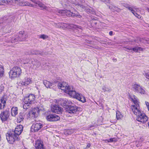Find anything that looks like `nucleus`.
Returning <instances> with one entry per match:
<instances>
[{"instance_id": "4", "label": "nucleus", "mask_w": 149, "mask_h": 149, "mask_svg": "<svg viewBox=\"0 0 149 149\" xmlns=\"http://www.w3.org/2000/svg\"><path fill=\"white\" fill-rule=\"evenodd\" d=\"M132 102L135 105H132L131 106V109L133 113L136 116L139 115L142 112L140 109L139 102L137 100V97L133 95L131 97Z\"/></svg>"}, {"instance_id": "55", "label": "nucleus", "mask_w": 149, "mask_h": 149, "mask_svg": "<svg viewBox=\"0 0 149 149\" xmlns=\"http://www.w3.org/2000/svg\"><path fill=\"white\" fill-rule=\"evenodd\" d=\"M115 10H116V8H117L116 7H115Z\"/></svg>"}, {"instance_id": "19", "label": "nucleus", "mask_w": 149, "mask_h": 149, "mask_svg": "<svg viewBox=\"0 0 149 149\" xmlns=\"http://www.w3.org/2000/svg\"><path fill=\"white\" fill-rule=\"evenodd\" d=\"M15 3L20 6H26L27 4L26 1L23 0H15Z\"/></svg>"}, {"instance_id": "44", "label": "nucleus", "mask_w": 149, "mask_h": 149, "mask_svg": "<svg viewBox=\"0 0 149 149\" xmlns=\"http://www.w3.org/2000/svg\"><path fill=\"white\" fill-rule=\"evenodd\" d=\"M13 1H15V0H6V1L8 4H10L11 2Z\"/></svg>"}, {"instance_id": "33", "label": "nucleus", "mask_w": 149, "mask_h": 149, "mask_svg": "<svg viewBox=\"0 0 149 149\" xmlns=\"http://www.w3.org/2000/svg\"><path fill=\"white\" fill-rule=\"evenodd\" d=\"M127 8L130 10L133 14H135V15H137V13H135L134 10L131 7L129 6Z\"/></svg>"}, {"instance_id": "36", "label": "nucleus", "mask_w": 149, "mask_h": 149, "mask_svg": "<svg viewBox=\"0 0 149 149\" xmlns=\"http://www.w3.org/2000/svg\"><path fill=\"white\" fill-rule=\"evenodd\" d=\"M26 6H28L30 7H35L33 5L29 3L28 2L26 1Z\"/></svg>"}, {"instance_id": "21", "label": "nucleus", "mask_w": 149, "mask_h": 149, "mask_svg": "<svg viewBox=\"0 0 149 149\" xmlns=\"http://www.w3.org/2000/svg\"><path fill=\"white\" fill-rule=\"evenodd\" d=\"M17 108L16 107H13L11 109V115L13 116H15L18 113Z\"/></svg>"}, {"instance_id": "17", "label": "nucleus", "mask_w": 149, "mask_h": 149, "mask_svg": "<svg viewBox=\"0 0 149 149\" xmlns=\"http://www.w3.org/2000/svg\"><path fill=\"white\" fill-rule=\"evenodd\" d=\"M36 4L38 5L40 10H45L48 11L49 10V8L47 7L46 6L45 4L39 1H38V2H36Z\"/></svg>"}, {"instance_id": "39", "label": "nucleus", "mask_w": 149, "mask_h": 149, "mask_svg": "<svg viewBox=\"0 0 149 149\" xmlns=\"http://www.w3.org/2000/svg\"><path fill=\"white\" fill-rule=\"evenodd\" d=\"M6 3V1L5 0H0V5H3L4 4Z\"/></svg>"}, {"instance_id": "32", "label": "nucleus", "mask_w": 149, "mask_h": 149, "mask_svg": "<svg viewBox=\"0 0 149 149\" xmlns=\"http://www.w3.org/2000/svg\"><path fill=\"white\" fill-rule=\"evenodd\" d=\"M57 11L59 14H61L62 15H64L65 13V11L64 10H57Z\"/></svg>"}, {"instance_id": "53", "label": "nucleus", "mask_w": 149, "mask_h": 149, "mask_svg": "<svg viewBox=\"0 0 149 149\" xmlns=\"http://www.w3.org/2000/svg\"><path fill=\"white\" fill-rule=\"evenodd\" d=\"M147 10H148V12H149V8H147Z\"/></svg>"}, {"instance_id": "10", "label": "nucleus", "mask_w": 149, "mask_h": 149, "mask_svg": "<svg viewBox=\"0 0 149 149\" xmlns=\"http://www.w3.org/2000/svg\"><path fill=\"white\" fill-rule=\"evenodd\" d=\"M47 120L49 121H56L60 119L59 117L55 114H50L46 117Z\"/></svg>"}, {"instance_id": "34", "label": "nucleus", "mask_w": 149, "mask_h": 149, "mask_svg": "<svg viewBox=\"0 0 149 149\" xmlns=\"http://www.w3.org/2000/svg\"><path fill=\"white\" fill-rule=\"evenodd\" d=\"M71 26L75 29L77 28L80 29H81V27L80 26H77L76 25H72Z\"/></svg>"}, {"instance_id": "47", "label": "nucleus", "mask_w": 149, "mask_h": 149, "mask_svg": "<svg viewBox=\"0 0 149 149\" xmlns=\"http://www.w3.org/2000/svg\"><path fill=\"white\" fill-rule=\"evenodd\" d=\"M133 48H131V47H127L126 48V49H128V50H132V49Z\"/></svg>"}, {"instance_id": "49", "label": "nucleus", "mask_w": 149, "mask_h": 149, "mask_svg": "<svg viewBox=\"0 0 149 149\" xmlns=\"http://www.w3.org/2000/svg\"><path fill=\"white\" fill-rule=\"evenodd\" d=\"M90 144H88V145H87L86 148H88L90 147Z\"/></svg>"}, {"instance_id": "3", "label": "nucleus", "mask_w": 149, "mask_h": 149, "mask_svg": "<svg viewBox=\"0 0 149 149\" xmlns=\"http://www.w3.org/2000/svg\"><path fill=\"white\" fill-rule=\"evenodd\" d=\"M72 102L68 100L66 101V115L68 116H71V115L75 113L77 111H81V108L72 104Z\"/></svg>"}, {"instance_id": "5", "label": "nucleus", "mask_w": 149, "mask_h": 149, "mask_svg": "<svg viewBox=\"0 0 149 149\" xmlns=\"http://www.w3.org/2000/svg\"><path fill=\"white\" fill-rule=\"evenodd\" d=\"M22 73V70L19 67L15 66L13 68L9 73V76L11 79L19 77Z\"/></svg>"}, {"instance_id": "20", "label": "nucleus", "mask_w": 149, "mask_h": 149, "mask_svg": "<svg viewBox=\"0 0 149 149\" xmlns=\"http://www.w3.org/2000/svg\"><path fill=\"white\" fill-rule=\"evenodd\" d=\"M6 99L2 97L0 100V109H2V106L3 107V108H4L5 106V104L6 102Z\"/></svg>"}, {"instance_id": "42", "label": "nucleus", "mask_w": 149, "mask_h": 149, "mask_svg": "<svg viewBox=\"0 0 149 149\" xmlns=\"http://www.w3.org/2000/svg\"><path fill=\"white\" fill-rule=\"evenodd\" d=\"M136 17H137V18H138L139 19H140L141 18V16L139 15L137 13V15H135V14H134Z\"/></svg>"}, {"instance_id": "14", "label": "nucleus", "mask_w": 149, "mask_h": 149, "mask_svg": "<svg viewBox=\"0 0 149 149\" xmlns=\"http://www.w3.org/2000/svg\"><path fill=\"white\" fill-rule=\"evenodd\" d=\"M35 97L33 94H30L27 97H24V100L31 104L34 101Z\"/></svg>"}, {"instance_id": "48", "label": "nucleus", "mask_w": 149, "mask_h": 149, "mask_svg": "<svg viewBox=\"0 0 149 149\" xmlns=\"http://www.w3.org/2000/svg\"><path fill=\"white\" fill-rule=\"evenodd\" d=\"M123 6L127 8L129 6V5L127 4H125L123 5Z\"/></svg>"}, {"instance_id": "18", "label": "nucleus", "mask_w": 149, "mask_h": 149, "mask_svg": "<svg viewBox=\"0 0 149 149\" xmlns=\"http://www.w3.org/2000/svg\"><path fill=\"white\" fill-rule=\"evenodd\" d=\"M39 109L38 107L34 108L31 111H30L29 113L33 115L34 117H37L39 112Z\"/></svg>"}, {"instance_id": "9", "label": "nucleus", "mask_w": 149, "mask_h": 149, "mask_svg": "<svg viewBox=\"0 0 149 149\" xmlns=\"http://www.w3.org/2000/svg\"><path fill=\"white\" fill-rule=\"evenodd\" d=\"M42 127V124L40 123L35 122L31 127V130L33 132H37Z\"/></svg>"}, {"instance_id": "54", "label": "nucleus", "mask_w": 149, "mask_h": 149, "mask_svg": "<svg viewBox=\"0 0 149 149\" xmlns=\"http://www.w3.org/2000/svg\"><path fill=\"white\" fill-rule=\"evenodd\" d=\"M32 64H33L34 65H36V64L35 63H32Z\"/></svg>"}, {"instance_id": "35", "label": "nucleus", "mask_w": 149, "mask_h": 149, "mask_svg": "<svg viewBox=\"0 0 149 149\" xmlns=\"http://www.w3.org/2000/svg\"><path fill=\"white\" fill-rule=\"evenodd\" d=\"M24 119V118L22 117H19L17 118V122L20 123L21 121H23Z\"/></svg>"}, {"instance_id": "24", "label": "nucleus", "mask_w": 149, "mask_h": 149, "mask_svg": "<svg viewBox=\"0 0 149 149\" xmlns=\"http://www.w3.org/2000/svg\"><path fill=\"white\" fill-rule=\"evenodd\" d=\"M4 73V68L3 66L0 65V78L3 76Z\"/></svg>"}, {"instance_id": "31", "label": "nucleus", "mask_w": 149, "mask_h": 149, "mask_svg": "<svg viewBox=\"0 0 149 149\" xmlns=\"http://www.w3.org/2000/svg\"><path fill=\"white\" fill-rule=\"evenodd\" d=\"M39 38H40L42 39L43 40L45 39L48 38V36L46 35L42 34L39 36Z\"/></svg>"}, {"instance_id": "26", "label": "nucleus", "mask_w": 149, "mask_h": 149, "mask_svg": "<svg viewBox=\"0 0 149 149\" xmlns=\"http://www.w3.org/2000/svg\"><path fill=\"white\" fill-rule=\"evenodd\" d=\"M102 89L104 92H110L111 91V88L106 86H104L102 87Z\"/></svg>"}, {"instance_id": "12", "label": "nucleus", "mask_w": 149, "mask_h": 149, "mask_svg": "<svg viewBox=\"0 0 149 149\" xmlns=\"http://www.w3.org/2000/svg\"><path fill=\"white\" fill-rule=\"evenodd\" d=\"M9 116L8 111L6 110L1 113L0 117L1 120L3 122L6 120Z\"/></svg>"}, {"instance_id": "25", "label": "nucleus", "mask_w": 149, "mask_h": 149, "mask_svg": "<svg viewBox=\"0 0 149 149\" xmlns=\"http://www.w3.org/2000/svg\"><path fill=\"white\" fill-rule=\"evenodd\" d=\"M23 36H25V40L24 41H25L27 37V36L24 33V31H21L19 32V35H18L19 36V38L20 37V38H23L24 37Z\"/></svg>"}, {"instance_id": "15", "label": "nucleus", "mask_w": 149, "mask_h": 149, "mask_svg": "<svg viewBox=\"0 0 149 149\" xmlns=\"http://www.w3.org/2000/svg\"><path fill=\"white\" fill-rule=\"evenodd\" d=\"M35 146L36 149H45L43 147L42 141L40 140L36 141Z\"/></svg>"}, {"instance_id": "41", "label": "nucleus", "mask_w": 149, "mask_h": 149, "mask_svg": "<svg viewBox=\"0 0 149 149\" xmlns=\"http://www.w3.org/2000/svg\"><path fill=\"white\" fill-rule=\"evenodd\" d=\"M145 104H146V105L147 107L148 110L149 111V103L148 102H146Z\"/></svg>"}, {"instance_id": "40", "label": "nucleus", "mask_w": 149, "mask_h": 149, "mask_svg": "<svg viewBox=\"0 0 149 149\" xmlns=\"http://www.w3.org/2000/svg\"><path fill=\"white\" fill-rule=\"evenodd\" d=\"M38 108L39 109V112L40 111L43 110L44 109V108L42 106L39 107H38Z\"/></svg>"}, {"instance_id": "22", "label": "nucleus", "mask_w": 149, "mask_h": 149, "mask_svg": "<svg viewBox=\"0 0 149 149\" xmlns=\"http://www.w3.org/2000/svg\"><path fill=\"white\" fill-rule=\"evenodd\" d=\"M65 84L64 83H60L58 85V88L63 91L64 92H65Z\"/></svg>"}, {"instance_id": "16", "label": "nucleus", "mask_w": 149, "mask_h": 149, "mask_svg": "<svg viewBox=\"0 0 149 149\" xmlns=\"http://www.w3.org/2000/svg\"><path fill=\"white\" fill-rule=\"evenodd\" d=\"M66 15L68 17H81V16L79 15V14L76 12L75 13L71 12L69 10H67L66 9Z\"/></svg>"}, {"instance_id": "50", "label": "nucleus", "mask_w": 149, "mask_h": 149, "mask_svg": "<svg viewBox=\"0 0 149 149\" xmlns=\"http://www.w3.org/2000/svg\"><path fill=\"white\" fill-rule=\"evenodd\" d=\"M31 1H32V2H33L34 3H35L36 4V2H38V1H35L34 0H32Z\"/></svg>"}, {"instance_id": "46", "label": "nucleus", "mask_w": 149, "mask_h": 149, "mask_svg": "<svg viewBox=\"0 0 149 149\" xmlns=\"http://www.w3.org/2000/svg\"><path fill=\"white\" fill-rule=\"evenodd\" d=\"M66 133L68 134H70L72 132H71L69 130H67L66 131Z\"/></svg>"}, {"instance_id": "28", "label": "nucleus", "mask_w": 149, "mask_h": 149, "mask_svg": "<svg viewBox=\"0 0 149 149\" xmlns=\"http://www.w3.org/2000/svg\"><path fill=\"white\" fill-rule=\"evenodd\" d=\"M132 49L133 51L136 52L143 50L142 48L139 47H136L133 48Z\"/></svg>"}, {"instance_id": "27", "label": "nucleus", "mask_w": 149, "mask_h": 149, "mask_svg": "<svg viewBox=\"0 0 149 149\" xmlns=\"http://www.w3.org/2000/svg\"><path fill=\"white\" fill-rule=\"evenodd\" d=\"M44 84L47 88H50L52 84V83L50 82L49 81L45 80L44 81Z\"/></svg>"}, {"instance_id": "37", "label": "nucleus", "mask_w": 149, "mask_h": 149, "mask_svg": "<svg viewBox=\"0 0 149 149\" xmlns=\"http://www.w3.org/2000/svg\"><path fill=\"white\" fill-rule=\"evenodd\" d=\"M137 40L135 39L134 40V41L136 42L139 43V42H141V39L140 38H137Z\"/></svg>"}, {"instance_id": "13", "label": "nucleus", "mask_w": 149, "mask_h": 149, "mask_svg": "<svg viewBox=\"0 0 149 149\" xmlns=\"http://www.w3.org/2000/svg\"><path fill=\"white\" fill-rule=\"evenodd\" d=\"M23 36L24 37L23 38H20L19 37V38L18 35H15L11 38V42L12 43H14L18 41H24L25 40V36Z\"/></svg>"}, {"instance_id": "23", "label": "nucleus", "mask_w": 149, "mask_h": 149, "mask_svg": "<svg viewBox=\"0 0 149 149\" xmlns=\"http://www.w3.org/2000/svg\"><path fill=\"white\" fill-rule=\"evenodd\" d=\"M24 103L23 104V108L24 109H27L30 106V104H31V103L29 102L24 100Z\"/></svg>"}, {"instance_id": "57", "label": "nucleus", "mask_w": 149, "mask_h": 149, "mask_svg": "<svg viewBox=\"0 0 149 149\" xmlns=\"http://www.w3.org/2000/svg\"><path fill=\"white\" fill-rule=\"evenodd\" d=\"M37 54V53H35V54Z\"/></svg>"}, {"instance_id": "1", "label": "nucleus", "mask_w": 149, "mask_h": 149, "mask_svg": "<svg viewBox=\"0 0 149 149\" xmlns=\"http://www.w3.org/2000/svg\"><path fill=\"white\" fill-rule=\"evenodd\" d=\"M23 127L22 125L17 126L14 131L12 130L6 134V139L9 143H13L18 139L19 136L23 131Z\"/></svg>"}, {"instance_id": "2", "label": "nucleus", "mask_w": 149, "mask_h": 149, "mask_svg": "<svg viewBox=\"0 0 149 149\" xmlns=\"http://www.w3.org/2000/svg\"><path fill=\"white\" fill-rule=\"evenodd\" d=\"M66 93L83 103L86 102L84 96L81 94L77 93L72 86L69 85L68 84L66 85Z\"/></svg>"}, {"instance_id": "7", "label": "nucleus", "mask_w": 149, "mask_h": 149, "mask_svg": "<svg viewBox=\"0 0 149 149\" xmlns=\"http://www.w3.org/2000/svg\"><path fill=\"white\" fill-rule=\"evenodd\" d=\"M148 118L145 114L142 112L139 115L137 116L136 120L138 122L143 123L148 120Z\"/></svg>"}, {"instance_id": "43", "label": "nucleus", "mask_w": 149, "mask_h": 149, "mask_svg": "<svg viewBox=\"0 0 149 149\" xmlns=\"http://www.w3.org/2000/svg\"><path fill=\"white\" fill-rule=\"evenodd\" d=\"M145 76L147 79H149V73H146Z\"/></svg>"}, {"instance_id": "45", "label": "nucleus", "mask_w": 149, "mask_h": 149, "mask_svg": "<svg viewBox=\"0 0 149 149\" xmlns=\"http://www.w3.org/2000/svg\"><path fill=\"white\" fill-rule=\"evenodd\" d=\"M85 10H86V11L87 12H89V13H91L92 11L91 10H90L89 9H87L86 8Z\"/></svg>"}, {"instance_id": "56", "label": "nucleus", "mask_w": 149, "mask_h": 149, "mask_svg": "<svg viewBox=\"0 0 149 149\" xmlns=\"http://www.w3.org/2000/svg\"><path fill=\"white\" fill-rule=\"evenodd\" d=\"M148 126L149 127V122H148Z\"/></svg>"}, {"instance_id": "8", "label": "nucleus", "mask_w": 149, "mask_h": 149, "mask_svg": "<svg viewBox=\"0 0 149 149\" xmlns=\"http://www.w3.org/2000/svg\"><path fill=\"white\" fill-rule=\"evenodd\" d=\"M32 79L30 77H25L23 81H20L18 82L19 85L27 86L32 83Z\"/></svg>"}, {"instance_id": "38", "label": "nucleus", "mask_w": 149, "mask_h": 149, "mask_svg": "<svg viewBox=\"0 0 149 149\" xmlns=\"http://www.w3.org/2000/svg\"><path fill=\"white\" fill-rule=\"evenodd\" d=\"M116 141V139L114 138H111L108 141L109 142H111Z\"/></svg>"}, {"instance_id": "11", "label": "nucleus", "mask_w": 149, "mask_h": 149, "mask_svg": "<svg viewBox=\"0 0 149 149\" xmlns=\"http://www.w3.org/2000/svg\"><path fill=\"white\" fill-rule=\"evenodd\" d=\"M51 110L53 112L57 113H60L62 112L63 109L61 107L55 105L52 107Z\"/></svg>"}, {"instance_id": "51", "label": "nucleus", "mask_w": 149, "mask_h": 149, "mask_svg": "<svg viewBox=\"0 0 149 149\" xmlns=\"http://www.w3.org/2000/svg\"><path fill=\"white\" fill-rule=\"evenodd\" d=\"M113 34V32L112 31H110L109 32V34L110 36H112Z\"/></svg>"}, {"instance_id": "29", "label": "nucleus", "mask_w": 149, "mask_h": 149, "mask_svg": "<svg viewBox=\"0 0 149 149\" xmlns=\"http://www.w3.org/2000/svg\"><path fill=\"white\" fill-rule=\"evenodd\" d=\"M75 5L78 8L81 9L82 11L84 10H86V7L82 5H81L79 3H77V4H76Z\"/></svg>"}, {"instance_id": "52", "label": "nucleus", "mask_w": 149, "mask_h": 149, "mask_svg": "<svg viewBox=\"0 0 149 149\" xmlns=\"http://www.w3.org/2000/svg\"><path fill=\"white\" fill-rule=\"evenodd\" d=\"M69 149H74V147L72 146Z\"/></svg>"}, {"instance_id": "6", "label": "nucleus", "mask_w": 149, "mask_h": 149, "mask_svg": "<svg viewBox=\"0 0 149 149\" xmlns=\"http://www.w3.org/2000/svg\"><path fill=\"white\" fill-rule=\"evenodd\" d=\"M132 88L135 92L140 93L141 94H144L145 92L144 89L142 86L137 84L132 85Z\"/></svg>"}, {"instance_id": "30", "label": "nucleus", "mask_w": 149, "mask_h": 149, "mask_svg": "<svg viewBox=\"0 0 149 149\" xmlns=\"http://www.w3.org/2000/svg\"><path fill=\"white\" fill-rule=\"evenodd\" d=\"M122 117V115L120 112L118 111H116V118L118 120L121 118Z\"/></svg>"}]
</instances>
